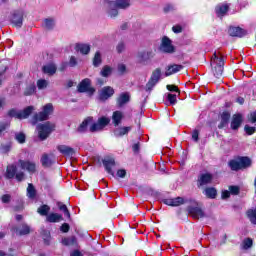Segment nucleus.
<instances>
[{
	"label": "nucleus",
	"instance_id": "43",
	"mask_svg": "<svg viewBox=\"0 0 256 256\" xmlns=\"http://www.w3.org/2000/svg\"><path fill=\"white\" fill-rule=\"evenodd\" d=\"M220 61H225V59L223 58V56H218L217 52H215L211 58V65H217L220 63Z\"/></svg>",
	"mask_w": 256,
	"mask_h": 256
},
{
	"label": "nucleus",
	"instance_id": "28",
	"mask_svg": "<svg viewBox=\"0 0 256 256\" xmlns=\"http://www.w3.org/2000/svg\"><path fill=\"white\" fill-rule=\"evenodd\" d=\"M112 2L118 9H129L131 7V0H115Z\"/></svg>",
	"mask_w": 256,
	"mask_h": 256
},
{
	"label": "nucleus",
	"instance_id": "46",
	"mask_svg": "<svg viewBox=\"0 0 256 256\" xmlns=\"http://www.w3.org/2000/svg\"><path fill=\"white\" fill-rule=\"evenodd\" d=\"M9 117H15L16 119H21V110L11 109L8 111Z\"/></svg>",
	"mask_w": 256,
	"mask_h": 256
},
{
	"label": "nucleus",
	"instance_id": "30",
	"mask_svg": "<svg viewBox=\"0 0 256 256\" xmlns=\"http://www.w3.org/2000/svg\"><path fill=\"white\" fill-rule=\"evenodd\" d=\"M46 221H48V223H59V221H63V215L51 213L47 216Z\"/></svg>",
	"mask_w": 256,
	"mask_h": 256
},
{
	"label": "nucleus",
	"instance_id": "39",
	"mask_svg": "<svg viewBox=\"0 0 256 256\" xmlns=\"http://www.w3.org/2000/svg\"><path fill=\"white\" fill-rule=\"evenodd\" d=\"M58 208L60 209V211H63L64 215L68 218L71 219V213L69 212V209L67 208V205L58 202L57 203Z\"/></svg>",
	"mask_w": 256,
	"mask_h": 256
},
{
	"label": "nucleus",
	"instance_id": "54",
	"mask_svg": "<svg viewBox=\"0 0 256 256\" xmlns=\"http://www.w3.org/2000/svg\"><path fill=\"white\" fill-rule=\"evenodd\" d=\"M170 105H175V103H177V95L175 94H168V97H167Z\"/></svg>",
	"mask_w": 256,
	"mask_h": 256
},
{
	"label": "nucleus",
	"instance_id": "3",
	"mask_svg": "<svg viewBox=\"0 0 256 256\" xmlns=\"http://www.w3.org/2000/svg\"><path fill=\"white\" fill-rule=\"evenodd\" d=\"M36 131H38V137L41 141H45L53 131H55V124L51 122H46L43 124H38L36 127Z\"/></svg>",
	"mask_w": 256,
	"mask_h": 256
},
{
	"label": "nucleus",
	"instance_id": "34",
	"mask_svg": "<svg viewBox=\"0 0 256 256\" xmlns=\"http://www.w3.org/2000/svg\"><path fill=\"white\" fill-rule=\"evenodd\" d=\"M44 27H45V29H48V31H51V29H54L55 28V19L46 18L44 20Z\"/></svg>",
	"mask_w": 256,
	"mask_h": 256
},
{
	"label": "nucleus",
	"instance_id": "42",
	"mask_svg": "<svg viewBox=\"0 0 256 256\" xmlns=\"http://www.w3.org/2000/svg\"><path fill=\"white\" fill-rule=\"evenodd\" d=\"M111 73H113V68H111L110 66H104L100 72L102 77H109Z\"/></svg>",
	"mask_w": 256,
	"mask_h": 256
},
{
	"label": "nucleus",
	"instance_id": "27",
	"mask_svg": "<svg viewBox=\"0 0 256 256\" xmlns=\"http://www.w3.org/2000/svg\"><path fill=\"white\" fill-rule=\"evenodd\" d=\"M131 129V126L118 127L114 130V135L115 137H123V135H127Z\"/></svg>",
	"mask_w": 256,
	"mask_h": 256
},
{
	"label": "nucleus",
	"instance_id": "12",
	"mask_svg": "<svg viewBox=\"0 0 256 256\" xmlns=\"http://www.w3.org/2000/svg\"><path fill=\"white\" fill-rule=\"evenodd\" d=\"M213 181V175L209 173L201 174L198 178V187H205V185H209Z\"/></svg>",
	"mask_w": 256,
	"mask_h": 256
},
{
	"label": "nucleus",
	"instance_id": "45",
	"mask_svg": "<svg viewBox=\"0 0 256 256\" xmlns=\"http://www.w3.org/2000/svg\"><path fill=\"white\" fill-rule=\"evenodd\" d=\"M150 79H153L154 81L159 82V80L161 79V69H160V68H156V69L152 72V75H151V78H150Z\"/></svg>",
	"mask_w": 256,
	"mask_h": 256
},
{
	"label": "nucleus",
	"instance_id": "17",
	"mask_svg": "<svg viewBox=\"0 0 256 256\" xmlns=\"http://www.w3.org/2000/svg\"><path fill=\"white\" fill-rule=\"evenodd\" d=\"M11 21L15 27H21L23 25V13L14 12Z\"/></svg>",
	"mask_w": 256,
	"mask_h": 256
},
{
	"label": "nucleus",
	"instance_id": "50",
	"mask_svg": "<svg viewBox=\"0 0 256 256\" xmlns=\"http://www.w3.org/2000/svg\"><path fill=\"white\" fill-rule=\"evenodd\" d=\"M10 123L9 122H0V137L9 129Z\"/></svg>",
	"mask_w": 256,
	"mask_h": 256
},
{
	"label": "nucleus",
	"instance_id": "48",
	"mask_svg": "<svg viewBox=\"0 0 256 256\" xmlns=\"http://www.w3.org/2000/svg\"><path fill=\"white\" fill-rule=\"evenodd\" d=\"M35 89H36V87H35L34 84L29 85V86L25 89L24 95H25L26 97H29V95H33V93H35Z\"/></svg>",
	"mask_w": 256,
	"mask_h": 256
},
{
	"label": "nucleus",
	"instance_id": "18",
	"mask_svg": "<svg viewBox=\"0 0 256 256\" xmlns=\"http://www.w3.org/2000/svg\"><path fill=\"white\" fill-rule=\"evenodd\" d=\"M75 49L82 55H89V53H91V45L89 44H84V43L76 44Z\"/></svg>",
	"mask_w": 256,
	"mask_h": 256
},
{
	"label": "nucleus",
	"instance_id": "63",
	"mask_svg": "<svg viewBox=\"0 0 256 256\" xmlns=\"http://www.w3.org/2000/svg\"><path fill=\"white\" fill-rule=\"evenodd\" d=\"M248 120L250 121V123H256V112L250 113Z\"/></svg>",
	"mask_w": 256,
	"mask_h": 256
},
{
	"label": "nucleus",
	"instance_id": "32",
	"mask_svg": "<svg viewBox=\"0 0 256 256\" xmlns=\"http://www.w3.org/2000/svg\"><path fill=\"white\" fill-rule=\"evenodd\" d=\"M43 73L46 75H55L57 73V66L55 64H47L43 66Z\"/></svg>",
	"mask_w": 256,
	"mask_h": 256
},
{
	"label": "nucleus",
	"instance_id": "44",
	"mask_svg": "<svg viewBox=\"0 0 256 256\" xmlns=\"http://www.w3.org/2000/svg\"><path fill=\"white\" fill-rule=\"evenodd\" d=\"M242 247L245 250L251 249V247H253V239H251V238L244 239L242 242Z\"/></svg>",
	"mask_w": 256,
	"mask_h": 256
},
{
	"label": "nucleus",
	"instance_id": "6",
	"mask_svg": "<svg viewBox=\"0 0 256 256\" xmlns=\"http://www.w3.org/2000/svg\"><path fill=\"white\" fill-rule=\"evenodd\" d=\"M105 11L107 17L110 19H117V17H119V8L114 4L113 1H106Z\"/></svg>",
	"mask_w": 256,
	"mask_h": 256
},
{
	"label": "nucleus",
	"instance_id": "58",
	"mask_svg": "<svg viewBox=\"0 0 256 256\" xmlns=\"http://www.w3.org/2000/svg\"><path fill=\"white\" fill-rule=\"evenodd\" d=\"M229 191L231 195H239V186H230Z\"/></svg>",
	"mask_w": 256,
	"mask_h": 256
},
{
	"label": "nucleus",
	"instance_id": "7",
	"mask_svg": "<svg viewBox=\"0 0 256 256\" xmlns=\"http://www.w3.org/2000/svg\"><path fill=\"white\" fill-rule=\"evenodd\" d=\"M160 51H162V53H173L175 51V46H173L171 39H169L167 36L162 38Z\"/></svg>",
	"mask_w": 256,
	"mask_h": 256
},
{
	"label": "nucleus",
	"instance_id": "38",
	"mask_svg": "<svg viewBox=\"0 0 256 256\" xmlns=\"http://www.w3.org/2000/svg\"><path fill=\"white\" fill-rule=\"evenodd\" d=\"M41 163L43 167H51L53 164V161H51V158H49V155L43 154L41 157Z\"/></svg>",
	"mask_w": 256,
	"mask_h": 256
},
{
	"label": "nucleus",
	"instance_id": "29",
	"mask_svg": "<svg viewBox=\"0 0 256 256\" xmlns=\"http://www.w3.org/2000/svg\"><path fill=\"white\" fill-rule=\"evenodd\" d=\"M112 121L115 127L121 125V121H123V112L115 111L112 115Z\"/></svg>",
	"mask_w": 256,
	"mask_h": 256
},
{
	"label": "nucleus",
	"instance_id": "9",
	"mask_svg": "<svg viewBox=\"0 0 256 256\" xmlns=\"http://www.w3.org/2000/svg\"><path fill=\"white\" fill-rule=\"evenodd\" d=\"M155 57V52L153 50H145L138 52L137 59L139 63H147V61H151Z\"/></svg>",
	"mask_w": 256,
	"mask_h": 256
},
{
	"label": "nucleus",
	"instance_id": "22",
	"mask_svg": "<svg viewBox=\"0 0 256 256\" xmlns=\"http://www.w3.org/2000/svg\"><path fill=\"white\" fill-rule=\"evenodd\" d=\"M33 111H35V106H28L23 110H20V120L28 119Z\"/></svg>",
	"mask_w": 256,
	"mask_h": 256
},
{
	"label": "nucleus",
	"instance_id": "5",
	"mask_svg": "<svg viewBox=\"0 0 256 256\" xmlns=\"http://www.w3.org/2000/svg\"><path fill=\"white\" fill-rule=\"evenodd\" d=\"M13 177H16L17 181H23V179H25V173L18 172L17 166L12 164L7 166L6 179H13Z\"/></svg>",
	"mask_w": 256,
	"mask_h": 256
},
{
	"label": "nucleus",
	"instance_id": "11",
	"mask_svg": "<svg viewBox=\"0 0 256 256\" xmlns=\"http://www.w3.org/2000/svg\"><path fill=\"white\" fill-rule=\"evenodd\" d=\"M18 165L19 167H21V169H25L29 173H35V169L37 167L35 162L25 161V160H19Z\"/></svg>",
	"mask_w": 256,
	"mask_h": 256
},
{
	"label": "nucleus",
	"instance_id": "64",
	"mask_svg": "<svg viewBox=\"0 0 256 256\" xmlns=\"http://www.w3.org/2000/svg\"><path fill=\"white\" fill-rule=\"evenodd\" d=\"M125 175H127V172L125 170L120 169L117 171V176L120 177L121 179H123Z\"/></svg>",
	"mask_w": 256,
	"mask_h": 256
},
{
	"label": "nucleus",
	"instance_id": "57",
	"mask_svg": "<svg viewBox=\"0 0 256 256\" xmlns=\"http://www.w3.org/2000/svg\"><path fill=\"white\" fill-rule=\"evenodd\" d=\"M116 51L117 53H123V51H125V43L119 42L116 46Z\"/></svg>",
	"mask_w": 256,
	"mask_h": 256
},
{
	"label": "nucleus",
	"instance_id": "21",
	"mask_svg": "<svg viewBox=\"0 0 256 256\" xmlns=\"http://www.w3.org/2000/svg\"><path fill=\"white\" fill-rule=\"evenodd\" d=\"M93 123V118H86L77 128V133H85L87 131L89 125Z\"/></svg>",
	"mask_w": 256,
	"mask_h": 256
},
{
	"label": "nucleus",
	"instance_id": "8",
	"mask_svg": "<svg viewBox=\"0 0 256 256\" xmlns=\"http://www.w3.org/2000/svg\"><path fill=\"white\" fill-rule=\"evenodd\" d=\"M113 95H115V89L111 86H105L99 92V100L107 101V99H110Z\"/></svg>",
	"mask_w": 256,
	"mask_h": 256
},
{
	"label": "nucleus",
	"instance_id": "1",
	"mask_svg": "<svg viewBox=\"0 0 256 256\" xmlns=\"http://www.w3.org/2000/svg\"><path fill=\"white\" fill-rule=\"evenodd\" d=\"M53 111H55V108L51 103L42 106V110L33 115L31 119L32 125H37L39 121H47V119L53 115Z\"/></svg>",
	"mask_w": 256,
	"mask_h": 256
},
{
	"label": "nucleus",
	"instance_id": "15",
	"mask_svg": "<svg viewBox=\"0 0 256 256\" xmlns=\"http://www.w3.org/2000/svg\"><path fill=\"white\" fill-rule=\"evenodd\" d=\"M57 150L59 151V153L65 155L66 157H71L75 154V150L71 146L67 145H58Z\"/></svg>",
	"mask_w": 256,
	"mask_h": 256
},
{
	"label": "nucleus",
	"instance_id": "62",
	"mask_svg": "<svg viewBox=\"0 0 256 256\" xmlns=\"http://www.w3.org/2000/svg\"><path fill=\"white\" fill-rule=\"evenodd\" d=\"M192 139L193 141H195L197 143V141H199V130H194L192 132Z\"/></svg>",
	"mask_w": 256,
	"mask_h": 256
},
{
	"label": "nucleus",
	"instance_id": "14",
	"mask_svg": "<svg viewBox=\"0 0 256 256\" xmlns=\"http://www.w3.org/2000/svg\"><path fill=\"white\" fill-rule=\"evenodd\" d=\"M183 69V65L174 64L167 66L166 71L164 73V77H171V75H175V73H179Z\"/></svg>",
	"mask_w": 256,
	"mask_h": 256
},
{
	"label": "nucleus",
	"instance_id": "53",
	"mask_svg": "<svg viewBox=\"0 0 256 256\" xmlns=\"http://www.w3.org/2000/svg\"><path fill=\"white\" fill-rule=\"evenodd\" d=\"M118 72L120 75H125L127 73V66L123 63L118 64Z\"/></svg>",
	"mask_w": 256,
	"mask_h": 256
},
{
	"label": "nucleus",
	"instance_id": "61",
	"mask_svg": "<svg viewBox=\"0 0 256 256\" xmlns=\"http://www.w3.org/2000/svg\"><path fill=\"white\" fill-rule=\"evenodd\" d=\"M76 65H77V58H75V56H71L69 61V66L76 67Z\"/></svg>",
	"mask_w": 256,
	"mask_h": 256
},
{
	"label": "nucleus",
	"instance_id": "41",
	"mask_svg": "<svg viewBox=\"0 0 256 256\" xmlns=\"http://www.w3.org/2000/svg\"><path fill=\"white\" fill-rule=\"evenodd\" d=\"M247 217L251 221V223H253V225H256V208L248 210Z\"/></svg>",
	"mask_w": 256,
	"mask_h": 256
},
{
	"label": "nucleus",
	"instance_id": "24",
	"mask_svg": "<svg viewBox=\"0 0 256 256\" xmlns=\"http://www.w3.org/2000/svg\"><path fill=\"white\" fill-rule=\"evenodd\" d=\"M129 99H131V96H129V93H122L117 98V105L118 107H123V105L129 103Z\"/></svg>",
	"mask_w": 256,
	"mask_h": 256
},
{
	"label": "nucleus",
	"instance_id": "2",
	"mask_svg": "<svg viewBox=\"0 0 256 256\" xmlns=\"http://www.w3.org/2000/svg\"><path fill=\"white\" fill-rule=\"evenodd\" d=\"M232 171H240L241 169H247L251 167V158L249 157H238L234 160H231L228 163Z\"/></svg>",
	"mask_w": 256,
	"mask_h": 256
},
{
	"label": "nucleus",
	"instance_id": "33",
	"mask_svg": "<svg viewBox=\"0 0 256 256\" xmlns=\"http://www.w3.org/2000/svg\"><path fill=\"white\" fill-rule=\"evenodd\" d=\"M26 195L28 199H35V197H37V190L35 189V186H33V184H28Z\"/></svg>",
	"mask_w": 256,
	"mask_h": 256
},
{
	"label": "nucleus",
	"instance_id": "49",
	"mask_svg": "<svg viewBox=\"0 0 256 256\" xmlns=\"http://www.w3.org/2000/svg\"><path fill=\"white\" fill-rule=\"evenodd\" d=\"M157 80H153V78H150V80L148 81V83L146 84V91H152L153 87H155V85H157Z\"/></svg>",
	"mask_w": 256,
	"mask_h": 256
},
{
	"label": "nucleus",
	"instance_id": "26",
	"mask_svg": "<svg viewBox=\"0 0 256 256\" xmlns=\"http://www.w3.org/2000/svg\"><path fill=\"white\" fill-rule=\"evenodd\" d=\"M229 11V6L227 4H221L216 7V15L218 17H225Z\"/></svg>",
	"mask_w": 256,
	"mask_h": 256
},
{
	"label": "nucleus",
	"instance_id": "55",
	"mask_svg": "<svg viewBox=\"0 0 256 256\" xmlns=\"http://www.w3.org/2000/svg\"><path fill=\"white\" fill-rule=\"evenodd\" d=\"M244 130H245V133H247V135H253V133H255L256 131V128L251 127L249 125H245Z\"/></svg>",
	"mask_w": 256,
	"mask_h": 256
},
{
	"label": "nucleus",
	"instance_id": "56",
	"mask_svg": "<svg viewBox=\"0 0 256 256\" xmlns=\"http://www.w3.org/2000/svg\"><path fill=\"white\" fill-rule=\"evenodd\" d=\"M16 141H18V143H25V134L23 133H18L15 135Z\"/></svg>",
	"mask_w": 256,
	"mask_h": 256
},
{
	"label": "nucleus",
	"instance_id": "36",
	"mask_svg": "<svg viewBox=\"0 0 256 256\" xmlns=\"http://www.w3.org/2000/svg\"><path fill=\"white\" fill-rule=\"evenodd\" d=\"M49 211H51V207L44 204L38 208L37 213H39V215H42V217H45L49 214Z\"/></svg>",
	"mask_w": 256,
	"mask_h": 256
},
{
	"label": "nucleus",
	"instance_id": "47",
	"mask_svg": "<svg viewBox=\"0 0 256 256\" xmlns=\"http://www.w3.org/2000/svg\"><path fill=\"white\" fill-rule=\"evenodd\" d=\"M63 245H75L77 243V238L75 236H71L70 238H64L62 240Z\"/></svg>",
	"mask_w": 256,
	"mask_h": 256
},
{
	"label": "nucleus",
	"instance_id": "13",
	"mask_svg": "<svg viewBox=\"0 0 256 256\" xmlns=\"http://www.w3.org/2000/svg\"><path fill=\"white\" fill-rule=\"evenodd\" d=\"M228 33L231 37H245V35H247V32L244 29L235 26H231Z\"/></svg>",
	"mask_w": 256,
	"mask_h": 256
},
{
	"label": "nucleus",
	"instance_id": "59",
	"mask_svg": "<svg viewBox=\"0 0 256 256\" xmlns=\"http://www.w3.org/2000/svg\"><path fill=\"white\" fill-rule=\"evenodd\" d=\"M1 201H2V203H9V201H11V195H9V194H4V195L1 197Z\"/></svg>",
	"mask_w": 256,
	"mask_h": 256
},
{
	"label": "nucleus",
	"instance_id": "25",
	"mask_svg": "<svg viewBox=\"0 0 256 256\" xmlns=\"http://www.w3.org/2000/svg\"><path fill=\"white\" fill-rule=\"evenodd\" d=\"M103 165H104L106 171H108V173L113 175L112 167H114V165H115V159L106 158V159L103 160Z\"/></svg>",
	"mask_w": 256,
	"mask_h": 256
},
{
	"label": "nucleus",
	"instance_id": "10",
	"mask_svg": "<svg viewBox=\"0 0 256 256\" xmlns=\"http://www.w3.org/2000/svg\"><path fill=\"white\" fill-rule=\"evenodd\" d=\"M78 91L79 93H87V91H90L91 93H93L95 89L91 88V80L88 78H85L78 85Z\"/></svg>",
	"mask_w": 256,
	"mask_h": 256
},
{
	"label": "nucleus",
	"instance_id": "19",
	"mask_svg": "<svg viewBox=\"0 0 256 256\" xmlns=\"http://www.w3.org/2000/svg\"><path fill=\"white\" fill-rule=\"evenodd\" d=\"M189 213L194 219H202V217H205V213H203V210L199 207H190Z\"/></svg>",
	"mask_w": 256,
	"mask_h": 256
},
{
	"label": "nucleus",
	"instance_id": "20",
	"mask_svg": "<svg viewBox=\"0 0 256 256\" xmlns=\"http://www.w3.org/2000/svg\"><path fill=\"white\" fill-rule=\"evenodd\" d=\"M223 65H225V61H220L219 64L212 65L214 77L219 78L221 75H223Z\"/></svg>",
	"mask_w": 256,
	"mask_h": 256
},
{
	"label": "nucleus",
	"instance_id": "37",
	"mask_svg": "<svg viewBox=\"0 0 256 256\" xmlns=\"http://www.w3.org/2000/svg\"><path fill=\"white\" fill-rule=\"evenodd\" d=\"M101 63H103V59L101 57V52L97 51L93 58V66L99 67V65H101Z\"/></svg>",
	"mask_w": 256,
	"mask_h": 256
},
{
	"label": "nucleus",
	"instance_id": "60",
	"mask_svg": "<svg viewBox=\"0 0 256 256\" xmlns=\"http://www.w3.org/2000/svg\"><path fill=\"white\" fill-rule=\"evenodd\" d=\"M69 229H70V226L69 224L67 223H64L62 224L60 230L62 231V233H69Z\"/></svg>",
	"mask_w": 256,
	"mask_h": 256
},
{
	"label": "nucleus",
	"instance_id": "35",
	"mask_svg": "<svg viewBox=\"0 0 256 256\" xmlns=\"http://www.w3.org/2000/svg\"><path fill=\"white\" fill-rule=\"evenodd\" d=\"M204 194L209 199H215V197H217V190L215 188H206Z\"/></svg>",
	"mask_w": 256,
	"mask_h": 256
},
{
	"label": "nucleus",
	"instance_id": "23",
	"mask_svg": "<svg viewBox=\"0 0 256 256\" xmlns=\"http://www.w3.org/2000/svg\"><path fill=\"white\" fill-rule=\"evenodd\" d=\"M16 235H29L31 233V228L28 225L22 224L18 228L14 229Z\"/></svg>",
	"mask_w": 256,
	"mask_h": 256
},
{
	"label": "nucleus",
	"instance_id": "4",
	"mask_svg": "<svg viewBox=\"0 0 256 256\" xmlns=\"http://www.w3.org/2000/svg\"><path fill=\"white\" fill-rule=\"evenodd\" d=\"M111 123V119L102 116L100 117L97 122L90 125L89 129L91 133H97V131H103L104 127H107Z\"/></svg>",
	"mask_w": 256,
	"mask_h": 256
},
{
	"label": "nucleus",
	"instance_id": "52",
	"mask_svg": "<svg viewBox=\"0 0 256 256\" xmlns=\"http://www.w3.org/2000/svg\"><path fill=\"white\" fill-rule=\"evenodd\" d=\"M11 151V144L7 143V144H2L0 147V152L1 153H9Z\"/></svg>",
	"mask_w": 256,
	"mask_h": 256
},
{
	"label": "nucleus",
	"instance_id": "31",
	"mask_svg": "<svg viewBox=\"0 0 256 256\" xmlns=\"http://www.w3.org/2000/svg\"><path fill=\"white\" fill-rule=\"evenodd\" d=\"M229 119H231V114L229 112H223L221 114V121L220 124L218 125L219 129H223L229 123Z\"/></svg>",
	"mask_w": 256,
	"mask_h": 256
},
{
	"label": "nucleus",
	"instance_id": "51",
	"mask_svg": "<svg viewBox=\"0 0 256 256\" xmlns=\"http://www.w3.org/2000/svg\"><path fill=\"white\" fill-rule=\"evenodd\" d=\"M184 202L181 197L172 198V207H179V205H183Z\"/></svg>",
	"mask_w": 256,
	"mask_h": 256
},
{
	"label": "nucleus",
	"instance_id": "16",
	"mask_svg": "<svg viewBox=\"0 0 256 256\" xmlns=\"http://www.w3.org/2000/svg\"><path fill=\"white\" fill-rule=\"evenodd\" d=\"M243 123V116L241 114H234L231 121V129L237 130Z\"/></svg>",
	"mask_w": 256,
	"mask_h": 256
},
{
	"label": "nucleus",
	"instance_id": "40",
	"mask_svg": "<svg viewBox=\"0 0 256 256\" xmlns=\"http://www.w3.org/2000/svg\"><path fill=\"white\" fill-rule=\"evenodd\" d=\"M49 87V81L45 80V79H39L37 81V88L40 91H43L45 89H47Z\"/></svg>",
	"mask_w": 256,
	"mask_h": 256
}]
</instances>
